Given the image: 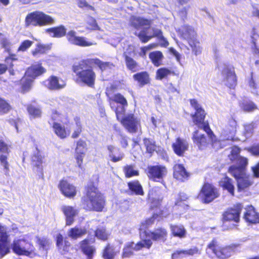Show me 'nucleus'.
<instances>
[{
	"label": "nucleus",
	"mask_w": 259,
	"mask_h": 259,
	"mask_svg": "<svg viewBox=\"0 0 259 259\" xmlns=\"http://www.w3.org/2000/svg\"><path fill=\"white\" fill-rule=\"evenodd\" d=\"M191 138L194 146H197L200 150L206 149L209 144L207 137L198 130H195L193 132Z\"/></svg>",
	"instance_id": "16"
},
{
	"label": "nucleus",
	"mask_w": 259,
	"mask_h": 259,
	"mask_svg": "<svg viewBox=\"0 0 259 259\" xmlns=\"http://www.w3.org/2000/svg\"><path fill=\"white\" fill-rule=\"evenodd\" d=\"M242 209V204L238 202L227 208L223 212L221 221L224 230H232L238 227L241 221Z\"/></svg>",
	"instance_id": "6"
},
{
	"label": "nucleus",
	"mask_w": 259,
	"mask_h": 259,
	"mask_svg": "<svg viewBox=\"0 0 259 259\" xmlns=\"http://www.w3.org/2000/svg\"><path fill=\"white\" fill-rule=\"evenodd\" d=\"M174 152L179 157H183L189 149V144L184 139L178 137L171 145Z\"/></svg>",
	"instance_id": "17"
},
{
	"label": "nucleus",
	"mask_w": 259,
	"mask_h": 259,
	"mask_svg": "<svg viewBox=\"0 0 259 259\" xmlns=\"http://www.w3.org/2000/svg\"><path fill=\"white\" fill-rule=\"evenodd\" d=\"M243 218L248 224H259V212L252 205H248L246 206Z\"/></svg>",
	"instance_id": "14"
},
{
	"label": "nucleus",
	"mask_w": 259,
	"mask_h": 259,
	"mask_svg": "<svg viewBox=\"0 0 259 259\" xmlns=\"http://www.w3.org/2000/svg\"><path fill=\"white\" fill-rule=\"evenodd\" d=\"M163 216V210H160L158 213H154L152 215L147 218L141 224V227L143 229H147L149 226L154 224L156 220L159 221Z\"/></svg>",
	"instance_id": "33"
},
{
	"label": "nucleus",
	"mask_w": 259,
	"mask_h": 259,
	"mask_svg": "<svg viewBox=\"0 0 259 259\" xmlns=\"http://www.w3.org/2000/svg\"><path fill=\"white\" fill-rule=\"evenodd\" d=\"M106 204V197L99 190L98 181H90L84 187L81 205L87 211L102 212Z\"/></svg>",
	"instance_id": "3"
},
{
	"label": "nucleus",
	"mask_w": 259,
	"mask_h": 259,
	"mask_svg": "<svg viewBox=\"0 0 259 259\" xmlns=\"http://www.w3.org/2000/svg\"><path fill=\"white\" fill-rule=\"evenodd\" d=\"M133 77L140 87H143L151 83L150 74L146 71L137 72L133 75Z\"/></svg>",
	"instance_id": "25"
},
{
	"label": "nucleus",
	"mask_w": 259,
	"mask_h": 259,
	"mask_svg": "<svg viewBox=\"0 0 259 259\" xmlns=\"http://www.w3.org/2000/svg\"><path fill=\"white\" fill-rule=\"evenodd\" d=\"M241 244L238 243H232L222 246L218 258L228 259L234 254L240 252Z\"/></svg>",
	"instance_id": "15"
},
{
	"label": "nucleus",
	"mask_w": 259,
	"mask_h": 259,
	"mask_svg": "<svg viewBox=\"0 0 259 259\" xmlns=\"http://www.w3.org/2000/svg\"><path fill=\"white\" fill-rule=\"evenodd\" d=\"M185 250L187 256L199 255L201 253V249L199 248L197 246H193L192 247Z\"/></svg>",
	"instance_id": "63"
},
{
	"label": "nucleus",
	"mask_w": 259,
	"mask_h": 259,
	"mask_svg": "<svg viewBox=\"0 0 259 259\" xmlns=\"http://www.w3.org/2000/svg\"><path fill=\"white\" fill-rule=\"evenodd\" d=\"M15 54H12L10 56L7 57L5 61L7 64L0 63V75L4 74L8 69H11L13 67L14 64L13 61L16 59L12 57H15Z\"/></svg>",
	"instance_id": "43"
},
{
	"label": "nucleus",
	"mask_w": 259,
	"mask_h": 259,
	"mask_svg": "<svg viewBox=\"0 0 259 259\" xmlns=\"http://www.w3.org/2000/svg\"><path fill=\"white\" fill-rule=\"evenodd\" d=\"M238 191L241 192L246 190L252 184L249 179H237Z\"/></svg>",
	"instance_id": "54"
},
{
	"label": "nucleus",
	"mask_w": 259,
	"mask_h": 259,
	"mask_svg": "<svg viewBox=\"0 0 259 259\" xmlns=\"http://www.w3.org/2000/svg\"><path fill=\"white\" fill-rule=\"evenodd\" d=\"M52 128L54 133L61 139L66 138L70 134L69 130H67L64 126L59 122H54Z\"/></svg>",
	"instance_id": "32"
},
{
	"label": "nucleus",
	"mask_w": 259,
	"mask_h": 259,
	"mask_svg": "<svg viewBox=\"0 0 259 259\" xmlns=\"http://www.w3.org/2000/svg\"><path fill=\"white\" fill-rule=\"evenodd\" d=\"M46 87L50 90L56 91L63 89L66 86L64 81L61 80L55 75L50 76L46 81Z\"/></svg>",
	"instance_id": "23"
},
{
	"label": "nucleus",
	"mask_w": 259,
	"mask_h": 259,
	"mask_svg": "<svg viewBox=\"0 0 259 259\" xmlns=\"http://www.w3.org/2000/svg\"><path fill=\"white\" fill-rule=\"evenodd\" d=\"M110 235V233L104 227H97L94 231L95 237L102 241H107Z\"/></svg>",
	"instance_id": "39"
},
{
	"label": "nucleus",
	"mask_w": 259,
	"mask_h": 259,
	"mask_svg": "<svg viewBox=\"0 0 259 259\" xmlns=\"http://www.w3.org/2000/svg\"><path fill=\"white\" fill-rule=\"evenodd\" d=\"M12 110V106L9 101L0 97V115L8 113Z\"/></svg>",
	"instance_id": "49"
},
{
	"label": "nucleus",
	"mask_w": 259,
	"mask_h": 259,
	"mask_svg": "<svg viewBox=\"0 0 259 259\" xmlns=\"http://www.w3.org/2000/svg\"><path fill=\"white\" fill-rule=\"evenodd\" d=\"M11 245L9 236L4 233V236L0 238V257H3L10 252Z\"/></svg>",
	"instance_id": "29"
},
{
	"label": "nucleus",
	"mask_w": 259,
	"mask_h": 259,
	"mask_svg": "<svg viewBox=\"0 0 259 259\" xmlns=\"http://www.w3.org/2000/svg\"><path fill=\"white\" fill-rule=\"evenodd\" d=\"M222 245L216 238H213L207 245L206 252L207 254H212L218 258Z\"/></svg>",
	"instance_id": "26"
},
{
	"label": "nucleus",
	"mask_w": 259,
	"mask_h": 259,
	"mask_svg": "<svg viewBox=\"0 0 259 259\" xmlns=\"http://www.w3.org/2000/svg\"><path fill=\"white\" fill-rule=\"evenodd\" d=\"M188 199V196L186 194L180 192L178 194V198L175 202V205L177 206L183 207L184 209H187L189 208V205L185 204L184 202Z\"/></svg>",
	"instance_id": "50"
},
{
	"label": "nucleus",
	"mask_w": 259,
	"mask_h": 259,
	"mask_svg": "<svg viewBox=\"0 0 259 259\" xmlns=\"http://www.w3.org/2000/svg\"><path fill=\"white\" fill-rule=\"evenodd\" d=\"M27 111L30 117L33 118H40L42 114V111L39 107L35 106L32 104H29L27 106Z\"/></svg>",
	"instance_id": "45"
},
{
	"label": "nucleus",
	"mask_w": 259,
	"mask_h": 259,
	"mask_svg": "<svg viewBox=\"0 0 259 259\" xmlns=\"http://www.w3.org/2000/svg\"><path fill=\"white\" fill-rule=\"evenodd\" d=\"M85 156V152H75V158L78 167L82 168L83 158Z\"/></svg>",
	"instance_id": "60"
},
{
	"label": "nucleus",
	"mask_w": 259,
	"mask_h": 259,
	"mask_svg": "<svg viewBox=\"0 0 259 259\" xmlns=\"http://www.w3.org/2000/svg\"><path fill=\"white\" fill-rule=\"evenodd\" d=\"M191 48L193 53L197 56L202 52V47L200 45V41L196 38L191 41L188 42Z\"/></svg>",
	"instance_id": "53"
},
{
	"label": "nucleus",
	"mask_w": 259,
	"mask_h": 259,
	"mask_svg": "<svg viewBox=\"0 0 259 259\" xmlns=\"http://www.w3.org/2000/svg\"><path fill=\"white\" fill-rule=\"evenodd\" d=\"M33 83V80L25 75L19 80V92L25 94L31 90Z\"/></svg>",
	"instance_id": "31"
},
{
	"label": "nucleus",
	"mask_w": 259,
	"mask_h": 259,
	"mask_svg": "<svg viewBox=\"0 0 259 259\" xmlns=\"http://www.w3.org/2000/svg\"><path fill=\"white\" fill-rule=\"evenodd\" d=\"M61 210L65 217L66 225H71L74 222V218L78 214V210L72 206L64 205Z\"/></svg>",
	"instance_id": "21"
},
{
	"label": "nucleus",
	"mask_w": 259,
	"mask_h": 259,
	"mask_svg": "<svg viewBox=\"0 0 259 259\" xmlns=\"http://www.w3.org/2000/svg\"><path fill=\"white\" fill-rule=\"evenodd\" d=\"M189 102L194 110V112L190 114L193 124L206 133L210 140V144L212 148H216L217 149L222 148V147L220 146L221 141L217 139L210 126L208 121L205 120L207 113L204 109L195 99H190Z\"/></svg>",
	"instance_id": "4"
},
{
	"label": "nucleus",
	"mask_w": 259,
	"mask_h": 259,
	"mask_svg": "<svg viewBox=\"0 0 259 259\" xmlns=\"http://www.w3.org/2000/svg\"><path fill=\"white\" fill-rule=\"evenodd\" d=\"M170 230L171 234L174 237L182 238L186 236V231L184 227L182 225H171Z\"/></svg>",
	"instance_id": "42"
},
{
	"label": "nucleus",
	"mask_w": 259,
	"mask_h": 259,
	"mask_svg": "<svg viewBox=\"0 0 259 259\" xmlns=\"http://www.w3.org/2000/svg\"><path fill=\"white\" fill-rule=\"evenodd\" d=\"M123 57L127 69L133 72H135L139 70V65L133 58L130 57L126 53H124Z\"/></svg>",
	"instance_id": "36"
},
{
	"label": "nucleus",
	"mask_w": 259,
	"mask_h": 259,
	"mask_svg": "<svg viewBox=\"0 0 259 259\" xmlns=\"http://www.w3.org/2000/svg\"><path fill=\"white\" fill-rule=\"evenodd\" d=\"M33 42L31 40L26 39L21 42L19 46L17 51L24 52L26 51L30 47H31Z\"/></svg>",
	"instance_id": "58"
},
{
	"label": "nucleus",
	"mask_w": 259,
	"mask_h": 259,
	"mask_svg": "<svg viewBox=\"0 0 259 259\" xmlns=\"http://www.w3.org/2000/svg\"><path fill=\"white\" fill-rule=\"evenodd\" d=\"M242 108L245 112H252L257 109L256 105L252 101L243 103Z\"/></svg>",
	"instance_id": "59"
},
{
	"label": "nucleus",
	"mask_w": 259,
	"mask_h": 259,
	"mask_svg": "<svg viewBox=\"0 0 259 259\" xmlns=\"http://www.w3.org/2000/svg\"><path fill=\"white\" fill-rule=\"evenodd\" d=\"M151 24V21L148 19L140 17H134L131 20V26L136 29H140L145 26H147V29L149 28Z\"/></svg>",
	"instance_id": "28"
},
{
	"label": "nucleus",
	"mask_w": 259,
	"mask_h": 259,
	"mask_svg": "<svg viewBox=\"0 0 259 259\" xmlns=\"http://www.w3.org/2000/svg\"><path fill=\"white\" fill-rule=\"evenodd\" d=\"M56 244L58 249H62L65 251H67L70 246L69 242L64 240L63 235L60 233L56 236Z\"/></svg>",
	"instance_id": "46"
},
{
	"label": "nucleus",
	"mask_w": 259,
	"mask_h": 259,
	"mask_svg": "<svg viewBox=\"0 0 259 259\" xmlns=\"http://www.w3.org/2000/svg\"><path fill=\"white\" fill-rule=\"evenodd\" d=\"M94 65L97 66L101 72L114 67L112 63L102 61L98 58L82 59L72 67V70L76 76L75 81L94 88L97 75L93 68Z\"/></svg>",
	"instance_id": "2"
},
{
	"label": "nucleus",
	"mask_w": 259,
	"mask_h": 259,
	"mask_svg": "<svg viewBox=\"0 0 259 259\" xmlns=\"http://www.w3.org/2000/svg\"><path fill=\"white\" fill-rule=\"evenodd\" d=\"M63 116V115L61 113L56 110H54L52 111L51 114V119L53 123L55 122H58V121L63 122L62 120Z\"/></svg>",
	"instance_id": "62"
},
{
	"label": "nucleus",
	"mask_w": 259,
	"mask_h": 259,
	"mask_svg": "<svg viewBox=\"0 0 259 259\" xmlns=\"http://www.w3.org/2000/svg\"><path fill=\"white\" fill-rule=\"evenodd\" d=\"M122 169L126 178L139 176V170L135 168V166L133 164H126L123 167Z\"/></svg>",
	"instance_id": "44"
},
{
	"label": "nucleus",
	"mask_w": 259,
	"mask_h": 259,
	"mask_svg": "<svg viewBox=\"0 0 259 259\" xmlns=\"http://www.w3.org/2000/svg\"><path fill=\"white\" fill-rule=\"evenodd\" d=\"M79 245L81 251L87 256V258L92 259L96 249L94 246L90 245L89 240L87 238L84 239L79 242Z\"/></svg>",
	"instance_id": "27"
},
{
	"label": "nucleus",
	"mask_w": 259,
	"mask_h": 259,
	"mask_svg": "<svg viewBox=\"0 0 259 259\" xmlns=\"http://www.w3.org/2000/svg\"><path fill=\"white\" fill-rule=\"evenodd\" d=\"M153 243L150 240L144 239L135 244L134 242L126 243L123 247L121 253L122 258H130L134 254V251H137L144 247L149 249Z\"/></svg>",
	"instance_id": "10"
},
{
	"label": "nucleus",
	"mask_w": 259,
	"mask_h": 259,
	"mask_svg": "<svg viewBox=\"0 0 259 259\" xmlns=\"http://www.w3.org/2000/svg\"><path fill=\"white\" fill-rule=\"evenodd\" d=\"M59 188L62 193L67 197L73 198L76 194L75 187L63 179L60 181Z\"/></svg>",
	"instance_id": "24"
},
{
	"label": "nucleus",
	"mask_w": 259,
	"mask_h": 259,
	"mask_svg": "<svg viewBox=\"0 0 259 259\" xmlns=\"http://www.w3.org/2000/svg\"><path fill=\"white\" fill-rule=\"evenodd\" d=\"M149 58L154 66L158 67L162 64L164 56L161 51H155L149 54Z\"/></svg>",
	"instance_id": "35"
},
{
	"label": "nucleus",
	"mask_w": 259,
	"mask_h": 259,
	"mask_svg": "<svg viewBox=\"0 0 259 259\" xmlns=\"http://www.w3.org/2000/svg\"><path fill=\"white\" fill-rule=\"evenodd\" d=\"M87 143L85 141L82 139H79L76 142V146L75 149V152H84L81 150L87 149Z\"/></svg>",
	"instance_id": "64"
},
{
	"label": "nucleus",
	"mask_w": 259,
	"mask_h": 259,
	"mask_svg": "<svg viewBox=\"0 0 259 259\" xmlns=\"http://www.w3.org/2000/svg\"><path fill=\"white\" fill-rule=\"evenodd\" d=\"M171 75H176L175 72L170 69L167 67H161L158 68L156 71L155 78L157 80H161L164 78H166Z\"/></svg>",
	"instance_id": "38"
},
{
	"label": "nucleus",
	"mask_w": 259,
	"mask_h": 259,
	"mask_svg": "<svg viewBox=\"0 0 259 259\" xmlns=\"http://www.w3.org/2000/svg\"><path fill=\"white\" fill-rule=\"evenodd\" d=\"M44 156L41 154L40 151L37 149V151L31 156V161L32 165V170L36 176L39 178H42L43 172V162Z\"/></svg>",
	"instance_id": "13"
},
{
	"label": "nucleus",
	"mask_w": 259,
	"mask_h": 259,
	"mask_svg": "<svg viewBox=\"0 0 259 259\" xmlns=\"http://www.w3.org/2000/svg\"><path fill=\"white\" fill-rule=\"evenodd\" d=\"M117 87L111 84L106 89L105 94L110 107L115 112L117 120L120 122L127 132L136 133L141 128L140 120L133 113L124 115L128 102L126 98L120 93L115 92Z\"/></svg>",
	"instance_id": "1"
},
{
	"label": "nucleus",
	"mask_w": 259,
	"mask_h": 259,
	"mask_svg": "<svg viewBox=\"0 0 259 259\" xmlns=\"http://www.w3.org/2000/svg\"><path fill=\"white\" fill-rule=\"evenodd\" d=\"M225 84L230 90H234L237 84V76L234 67L227 66L223 68Z\"/></svg>",
	"instance_id": "12"
},
{
	"label": "nucleus",
	"mask_w": 259,
	"mask_h": 259,
	"mask_svg": "<svg viewBox=\"0 0 259 259\" xmlns=\"http://www.w3.org/2000/svg\"><path fill=\"white\" fill-rule=\"evenodd\" d=\"M46 32L52 36L56 38H61L66 36V39L69 44L81 47H87L97 45L95 41H89L88 38L82 36H78L77 33L73 30L66 32V28L63 25L49 28Z\"/></svg>",
	"instance_id": "5"
},
{
	"label": "nucleus",
	"mask_w": 259,
	"mask_h": 259,
	"mask_svg": "<svg viewBox=\"0 0 259 259\" xmlns=\"http://www.w3.org/2000/svg\"><path fill=\"white\" fill-rule=\"evenodd\" d=\"M87 233V230L85 228H79L76 226L68 230V235L71 238L77 239L85 235Z\"/></svg>",
	"instance_id": "37"
},
{
	"label": "nucleus",
	"mask_w": 259,
	"mask_h": 259,
	"mask_svg": "<svg viewBox=\"0 0 259 259\" xmlns=\"http://www.w3.org/2000/svg\"><path fill=\"white\" fill-rule=\"evenodd\" d=\"M144 235L146 237L149 238L152 242H165L168 236V232L166 228L163 227H158L153 230L145 231Z\"/></svg>",
	"instance_id": "11"
},
{
	"label": "nucleus",
	"mask_w": 259,
	"mask_h": 259,
	"mask_svg": "<svg viewBox=\"0 0 259 259\" xmlns=\"http://www.w3.org/2000/svg\"><path fill=\"white\" fill-rule=\"evenodd\" d=\"M76 127L73 131L71 138L72 139H76L78 138L82 132V126L79 121L76 122Z\"/></svg>",
	"instance_id": "61"
},
{
	"label": "nucleus",
	"mask_w": 259,
	"mask_h": 259,
	"mask_svg": "<svg viewBox=\"0 0 259 259\" xmlns=\"http://www.w3.org/2000/svg\"><path fill=\"white\" fill-rule=\"evenodd\" d=\"M190 8V6L183 7L178 11V15L182 21H185L187 19L189 9Z\"/></svg>",
	"instance_id": "57"
},
{
	"label": "nucleus",
	"mask_w": 259,
	"mask_h": 259,
	"mask_svg": "<svg viewBox=\"0 0 259 259\" xmlns=\"http://www.w3.org/2000/svg\"><path fill=\"white\" fill-rule=\"evenodd\" d=\"M167 173V169L164 165H149L147 168V175L149 178H163Z\"/></svg>",
	"instance_id": "18"
},
{
	"label": "nucleus",
	"mask_w": 259,
	"mask_h": 259,
	"mask_svg": "<svg viewBox=\"0 0 259 259\" xmlns=\"http://www.w3.org/2000/svg\"><path fill=\"white\" fill-rule=\"evenodd\" d=\"M107 149L109 151V156L111 161L113 162H116L121 161L123 159L124 157V154L122 152H119L117 156L114 155L113 152L114 150H115V148L113 145H108L107 146Z\"/></svg>",
	"instance_id": "52"
},
{
	"label": "nucleus",
	"mask_w": 259,
	"mask_h": 259,
	"mask_svg": "<svg viewBox=\"0 0 259 259\" xmlns=\"http://www.w3.org/2000/svg\"><path fill=\"white\" fill-rule=\"evenodd\" d=\"M180 36L188 42L197 38V33L194 28L189 25H184L179 31Z\"/></svg>",
	"instance_id": "20"
},
{
	"label": "nucleus",
	"mask_w": 259,
	"mask_h": 259,
	"mask_svg": "<svg viewBox=\"0 0 259 259\" xmlns=\"http://www.w3.org/2000/svg\"><path fill=\"white\" fill-rule=\"evenodd\" d=\"M11 248L13 252L18 255L30 256L36 254L33 243L25 239L14 240L11 244Z\"/></svg>",
	"instance_id": "9"
},
{
	"label": "nucleus",
	"mask_w": 259,
	"mask_h": 259,
	"mask_svg": "<svg viewBox=\"0 0 259 259\" xmlns=\"http://www.w3.org/2000/svg\"><path fill=\"white\" fill-rule=\"evenodd\" d=\"M9 153V145L3 139H0V162L4 166L6 174H8L9 171V164L8 161Z\"/></svg>",
	"instance_id": "19"
},
{
	"label": "nucleus",
	"mask_w": 259,
	"mask_h": 259,
	"mask_svg": "<svg viewBox=\"0 0 259 259\" xmlns=\"http://www.w3.org/2000/svg\"><path fill=\"white\" fill-rule=\"evenodd\" d=\"M220 196V193L212 183L205 182L202 185L197 198L203 204H209Z\"/></svg>",
	"instance_id": "8"
},
{
	"label": "nucleus",
	"mask_w": 259,
	"mask_h": 259,
	"mask_svg": "<svg viewBox=\"0 0 259 259\" xmlns=\"http://www.w3.org/2000/svg\"><path fill=\"white\" fill-rule=\"evenodd\" d=\"M229 124L231 127V136L226 139L227 140L234 141L235 135L236 132L237 121L233 118H231L229 120Z\"/></svg>",
	"instance_id": "56"
},
{
	"label": "nucleus",
	"mask_w": 259,
	"mask_h": 259,
	"mask_svg": "<svg viewBox=\"0 0 259 259\" xmlns=\"http://www.w3.org/2000/svg\"><path fill=\"white\" fill-rule=\"evenodd\" d=\"M128 189L137 195H144L142 186L138 181L129 182L127 183Z\"/></svg>",
	"instance_id": "40"
},
{
	"label": "nucleus",
	"mask_w": 259,
	"mask_h": 259,
	"mask_svg": "<svg viewBox=\"0 0 259 259\" xmlns=\"http://www.w3.org/2000/svg\"><path fill=\"white\" fill-rule=\"evenodd\" d=\"M50 49V48L47 45L38 44L36 46L35 48L31 51L33 57H38L41 55L45 54Z\"/></svg>",
	"instance_id": "48"
},
{
	"label": "nucleus",
	"mask_w": 259,
	"mask_h": 259,
	"mask_svg": "<svg viewBox=\"0 0 259 259\" xmlns=\"http://www.w3.org/2000/svg\"><path fill=\"white\" fill-rule=\"evenodd\" d=\"M54 18L42 11H35L28 13L25 18L24 26L28 28L32 27H42L52 25L54 23Z\"/></svg>",
	"instance_id": "7"
},
{
	"label": "nucleus",
	"mask_w": 259,
	"mask_h": 259,
	"mask_svg": "<svg viewBox=\"0 0 259 259\" xmlns=\"http://www.w3.org/2000/svg\"><path fill=\"white\" fill-rule=\"evenodd\" d=\"M143 143L147 153L152 155L156 151V142L152 139L145 138L143 139Z\"/></svg>",
	"instance_id": "47"
},
{
	"label": "nucleus",
	"mask_w": 259,
	"mask_h": 259,
	"mask_svg": "<svg viewBox=\"0 0 259 259\" xmlns=\"http://www.w3.org/2000/svg\"><path fill=\"white\" fill-rule=\"evenodd\" d=\"M228 172L234 178H248L246 173V168L243 166L231 165L229 167Z\"/></svg>",
	"instance_id": "30"
},
{
	"label": "nucleus",
	"mask_w": 259,
	"mask_h": 259,
	"mask_svg": "<svg viewBox=\"0 0 259 259\" xmlns=\"http://www.w3.org/2000/svg\"><path fill=\"white\" fill-rule=\"evenodd\" d=\"M231 179H226L222 184L221 187L224 190H227L232 196H234V186L231 181Z\"/></svg>",
	"instance_id": "55"
},
{
	"label": "nucleus",
	"mask_w": 259,
	"mask_h": 259,
	"mask_svg": "<svg viewBox=\"0 0 259 259\" xmlns=\"http://www.w3.org/2000/svg\"><path fill=\"white\" fill-rule=\"evenodd\" d=\"M115 253L114 251L113 246L110 244L107 243L102 252V257L104 259H114Z\"/></svg>",
	"instance_id": "51"
},
{
	"label": "nucleus",
	"mask_w": 259,
	"mask_h": 259,
	"mask_svg": "<svg viewBox=\"0 0 259 259\" xmlns=\"http://www.w3.org/2000/svg\"><path fill=\"white\" fill-rule=\"evenodd\" d=\"M174 178H188L190 174L187 171L183 164H176L173 167Z\"/></svg>",
	"instance_id": "34"
},
{
	"label": "nucleus",
	"mask_w": 259,
	"mask_h": 259,
	"mask_svg": "<svg viewBox=\"0 0 259 259\" xmlns=\"http://www.w3.org/2000/svg\"><path fill=\"white\" fill-rule=\"evenodd\" d=\"M36 243L39 250L47 251L50 247L51 241L46 237H36Z\"/></svg>",
	"instance_id": "41"
},
{
	"label": "nucleus",
	"mask_w": 259,
	"mask_h": 259,
	"mask_svg": "<svg viewBox=\"0 0 259 259\" xmlns=\"http://www.w3.org/2000/svg\"><path fill=\"white\" fill-rule=\"evenodd\" d=\"M46 72V69L42 66L41 63L33 64L27 68L25 75L34 80Z\"/></svg>",
	"instance_id": "22"
}]
</instances>
